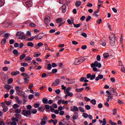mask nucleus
<instances>
[{"mask_svg":"<svg viewBox=\"0 0 125 125\" xmlns=\"http://www.w3.org/2000/svg\"><path fill=\"white\" fill-rule=\"evenodd\" d=\"M85 60V59L84 57H81L75 61L74 65H79V64L83 63Z\"/></svg>","mask_w":125,"mask_h":125,"instance_id":"obj_1","label":"nucleus"},{"mask_svg":"<svg viewBox=\"0 0 125 125\" xmlns=\"http://www.w3.org/2000/svg\"><path fill=\"white\" fill-rule=\"evenodd\" d=\"M23 34H24V33L21 32V31H18L16 33V37H19V40H25V39H26V36L23 35Z\"/></svg>","mask_w":125,"mask_h":125,"instance_id":"obj_2","label":"nucleus"},{"mask_svg":"<svg viewBox=\"0 0 125 125\" xmlns=\"http://www.w3.org/2000/svg\"><path fill=\"white\" fill-rule=\"evenodd\" d=\"M91 67H98V68H101L102 65L100 62L98 63V62L95 61L93 63L91 64Z\"/></svg>","mask_w":125,"mask_h":125,"instance_id":"obj_3","label":"nucleus"},{"mask_svg":"<svg viewBox=\"0 0 125 125\" xmlns=\"http://www.w3.org/2000/svg\"><path fill=\"white\" fill-rule=\"evenodd\" d=\"M21 114L22 115H23V116L27 117V116L32 115V112H31L30 110H23V111L21 112Z\"/></svg>","mask_w":125,"mask_h":125,"instance_id":"obj_4","label":"nucleus"},{"mask_svg":"<svg viewBox=\"0 0 125 125\" xmlns=\"http://www.w3.org/2000/svg\"><path fill=\"white\" fill-rule=\"evenodd\" d=\"M44 22L47 26H49L50 23V18H45L44 20Z\"/></svg>","mask_w":125,"mask_h":125,"instance_id":"obj_5","label":"nucleus"},{"mask_svg":"<svg viewBox=\"0 0 125 125\" xmlns=\"http://www.w3.org/2000/svg\"><path fill=\"white\" fill-rule=\"evenodd\" d=\"M110 41V44L111 46H114L116 43V39L113 38L109 39Z\"/></svg>","mask_w":125,"mask_h":125,"instance_id":"obj_6","label":"nucleus"},{"mask_svg":"<svg viewBox=\"0 0 125 125\" xmlns=\"http://www.w3.org/2000/svg\"><path fill=\"white\" fill-rule=\"evenodd\" d=\"M25 4L28 6V7H31L32 5H33V2H32V0H28V1H26Z\"/></svg>","mask_w":125,"mask_h":125,"instance_id":"obj_7","label":"nucleus"},{"mask_svg":"<svg viewBox=\"0 0 125 125\" xmlns=\"http://www.w3.org/2000/svg\"><path fill=\"white\" fill-rule=\"evenodd\" d=\"M78 118H79V113L77 112H74L72 116L73 120H77Z\"/></svg>","mask_w":125,"mask_h":125,"instance_id":"obj_8","label":"nucleus"},{"mask_svg":"<svg viewBox=\"0 0 125 125\" xmlns=\"http://www.w3.org/2000/svg\"><path fill=\"white\" fill-rule=\"evenodd\" d=\"M103 78H104L103 75L100 74L98 76V77H96L95 81L98 82V81H99V80H102Z\"/></svg>","mask_w":125,"mask_h":125,"instance_id":"obj_9","label":"nucleus"},{"mask_svg":"<svg viewBox=\"0 0 125 125\" xmlns=\"http://www.w3.org/2000/svg\"><path fill=\"white\" fill-rule=\"evenodd\" d=\"M70 110L72 112H79V108L77 106H73V108H71Z\"/></svg>","mask_w":125,"mask_h":125,"instance_id":"obj_10","label":"nucleus"},{"mask_svg":"<svg viewBox=\"0 0 125 125\" xmlns=\"http://www.w3.org/2000/svg\"><path fill=\"white\" fill-rule=\"evenodd\" d=\"M36 40H42V37H43V33H40L37 36Z\"/></svg>","mask_w":125,"mask_h":125,"instance_id":"obj_11","label":"nucleus"},{"mask_svg":"<svg viewBox=\"0 0 125 125\" xmlns=\"http://www.w3.org/2000/svg\"><path fill=\"white\" fill-rule=\"evenodd\" d=\"M62 13H65V12H66V10H67V6L66 5V4H63L62 6Z\"/></svg>","mask_w":125,"mask_h":125,"instance_id":"obj_12","label":"nucleus"},{"mask_svg":"<svg viewBox=\"0 0 125 125\" xmlns=\"http://www.w3.org/2000/svg\"><path fill=\"white\" fill-rule=\"evenodd\" d=\"M19 74H20V72L18 71H16V72L15 71H13L11 73L12 76H16L17 75H19Z\"/></svg>","mask_w":125,"mask_h":125,"instance_id":"obj_13","label":"nucleus"},{"mask_svg":"<svg viewBox=\"0 0 125 125\" xmlns=\"http://www.w3.org/2000/svg\"><path fill=\"white\" fill-rule=\"evenodd\" d=\"M42 103L43 104H47L48 102V100L46 98H43L42 100Z\"/></svg>","mask_w":125,"mask_h":125,"instance_id":"obj_14","label":"nucleus"},{"mask_svg":"<svg viewBox=\"0 0 125 125\" xmlns=\"http://www.w3.org/2000/svg\"><path fill=\"white\" fill-rule=\"evenodd\" d=\"M81 4H82V2L80 0L77 1L75 3V5L77 7H79V6H80L81 5Z\"/></svg>","mask_w":125,"mask_h":125,"instance_id":"obj_15","label":"nucleus"},{"mask_svg":"<svg viewBox=\"0 0 125 125\" xmlns=\"http://www.w3.org/2000/svg\"><path fill=\"white\" fill-rule=\"evenodd\" d=\"M71 87H67L65 90L64 91V92L65 94L70 92V90H71Z\"/></svg>","mask_w":125,"mask_h":125,"instance_id":"obj_16","label":"nucleus"},{"mask_svg":"<svg viewBox=\"0 0 125 125\" xmlns=\"http://www.w3.org/2000/svg\"><path fill=\"white\" fill-rule=\"evenodd\" d=\"M9 36H10V34L9 33H5L4 35V38L6 39L7 40V39H8V38L9 37Z\"/></svg>","mask_w":125,"mask_h":125,"instance_id":"obj_17","label":"nucleus"},{"mask_svg":"<svg viewBox=\"0 0 125 125\" xmlns=\"http://www.w3.org/2000/svg\"><path fill=\"white\" fill-rule=\"evenodd\" d=\"M62 21H63V19H62L61 18H59L56 20L57 23H61Z\"/></svg>","mask_w":125,"mask_h":125,"instance_id":"obj_18","label":"nucleus"},{"mask_svg":"<svg viewBox=\"0 0 125 125\" xmlns=\"http://www.w3.org/2000/svg\"><path fill=\"white\" fill-rule=\"evenodd\" d=\"M36 38H37V36L31 37L30 38L27 39V41H28V42H32V41H33V40L36 39Z\"/></svg>","mask_w":125,"mask_h":125,"instance_id":"obj_19","label":"nucleus"},{"mask_svg":"<svg viewBox=\"0 0 125 125\" xmlns=\"http://www.w3.org/2000/svg\"><path fill=\"white\" fill-rule=\"evenodd\" d=\"M103 56L104 57V58H105V59L108 58V57H109V54H108V53H104L103 54Z\"/></svg>","mask_w":125,"mask_h":125,"instance_id":"obj_20","label":"nucleus"},{"mask_svg":"<svg viewBox=\"0 0 125 125\" xmlns=\"http://www.w3.org/2000/svg\"><path fill=\"white\" fill-rule=\"evenodd\" d=\"M26 57V55L25 54H22L21 55L20 57V60H23L24 58Z\"/></svg>","mask_w":125,"mask_h":125,"instance_id":"obj_21","label":"nucleus"},{"mask_svg":"<svg viewBox=\"0 0 125 125\" xmlns=\"http://www.w3.org/2000/svg\"><path fill=\"white\" fill-rule=\"evenodd\" d=\"M83 89H84V88H79V89H76L75 91H76V92H82V91L83 90Z\"/></svg>","mask_w":125,"mask_h":125,"instance_id":"obj_22","label":"nucleus"},{"mask_svg":"<svg viewBox=\"0 0 125 125\" xmlns=\"http://www.w3.org/2000/svg\"><path fill=\"white\" fill-rule=\"evenodd\" d=\"M4 87L6 89H7V90H9L10 88H11V86L9 85V84H6L4 86Z\"/></svg>","mask_w":125,"mask_h":125,"instance_id":"obj_23","label":"nucleus"},{"mask_svg":"<svg viewBox=\"0 0 125 125\" xmlns=\"http://www.w3.org/2000/svg\"><path fill=\"white\" fill-rule=\"evenodd\" d=\"M1 43L2 45H4V44H5V43H6V39H3V40H2V41L1 42Z\"/></svg>","mask_w":125,"mask_h":125,"instance_id":"obj_24","label":"nucleus"},{"mask_svg":"<svg viewBox=\"0 0 125 125\" xmlns=\"http://www.w3.org/2000/svg\"><path fill=\"white\" fill-rule=\"evenodd\" d=\"M23 79L24 80L23 82V83H29V79H28V78H27V77H24Z\"/></svg>","mask_w":125,"mask_h":125,"instance_id":"obj_25","label":"nucleus"},{"mask_svg":"<svg viewBox=\"0 0 125 125\" xmlns=\"http://www.w3.org/2000/svg\"><path fill=\"white\" fill-rule=\"evenodd\" d=\"M95 77H96V75H95V74H93L91 75L90 80L91 81H93V80H94L95 79Z\"/></svg>","mask_w":125,"mask_h":125,"instance_id":"obj_26","label":"nucleus"},{"mask_svg":"<svg viewBox=\"0 0 125 125\" xmlns=\"http://www.w3.org/2000/svg\"><path fill=\"white\" fill-rule=\"evenodd\" d=\"M78 109H79V111L81 112V113H84V109H83V107H79Z\"/></svg>","mask_w":125,"mask_h":125,"instance_id":"obj_27","label":"nucleus"},{"mask_svg":"<svg viewBox=\"0 0 125 125\" xmlns=\"http://www.w3.org/2000/svg\"><path fill=\"white\" fill-rule=\"evenodd\" d=\"M21 89V87H19V86H16V87H15V89H16V90H17V91L18 92V93H20V89Z\"/></svg>","mask_w":125,"mask_h":125,"instance_id":"obj_28","label":"nucleus"},{"mask_svg":"<svg viewBox=\"0 0 125 125\" xmlns=\"http://www.w3.org/2000/svg\"><path fill=\"white\" fill-rule=\"evenodd\" d=\"M109 39H116V36H115V34H114V33H112L110 36H109Z\"/></svg>","mask_w":125,"mask_h":125,"instance_id":"obj_29","label":"nucleus"},{"mask_svg":"<svg viewBox=\"0 0 125 125\" xmlns=\"http://www.w3.org/2000/svg\"><path fill=\"white\" fill-rule=\"evenodd\" d=\"M27 46H31V47H33L34 44L32 42H28L27 43Z\"/></svg>","mask_w":125,"mask_h":125,"instance_id":"obj_30","label":"nucleus"},{"mask_svg":"<svg viewBox=\"0 0 125 125\" xmlns=\"http://www.w3.org/2000/svg\"><path fill=\"white\" fill-rule=\"evenodd\" d=\"M18 120H19L18 118L16 117H12V122H18Z\"/></svg>","mask_w":125,"mask_h":125,"instance_id":"obj_31","label":"nucleus"},{"mask_svg":"<svg viewBox=\"0 0 125 125\" xmlns=\"http://www.w3.org/2000/svg\"><path fill=\"white\" fill-rule=\"evenodd\" d=\"M20 106L19 105H18V104H15L13 105V107L14 108V109H17V108H19Z\"/></svg>","mask_w":125,"mask_h":125,"instance_id":"obj_32","label":"nucleus"},{"mask_svg":"<svg viewBox=\"0 0 125 125\" xmlns=\"http://www.w3.org/2000/svg\"><path fill=\"white\" fill-rule=\"evenodd\" d=\"M30 27H31V28H35L36 27V24L34 23L31 22L29 23Z\"/></svg>","mask_w":125,"mask_h":125,"instance_id":"obj_33","label":"nucleus"},{"mask_svg":"<svg viewBox=\"0 0 125 125\" xmlns=\"http://www.w3.org/2000/svg\"><path fill=\"white\" fill-rule=\"evenodd\" d=\"M73 25L74 26V27H75V28H80V27H81V23H78L77 24H76L73 23Z\"/></svg>","mask_w":125,"mask_h":125,"instance_id":"obj_34","label":"nucleus"},{"mask_svg":"<svg viewBox=\"0 0 125 125\" xmlns=\"http://www.w3.org/2000/svg\"><path fill=\"white\" fill-rule=\"evenodd\" d=\"M15 112L16 113V114H20V113H21V110L16 108L15 109Z\"/></svg>","mask_w":125,"mask_h":125,"instance_id":"obj_35","label":"nucleus"},{"mask_svg":"<svg viewBox=\"0 0 125 125\" xmlns=\"http://www.w3.org/2000/svg\"><path fill=\"white\" fill-rule=\"evenodd\" d=\"M109 124L111 125H117L118 124L116 123L113 122L112 120H109Z\"/></svg>","mask_w":125,"mask_h":125,"instance_id":"obj_36","label":"nucleus"},{"mask_svg":"<svg viewBox=\"0 0 125 125\" xmlns=\"http://www.w3.org/2000/svg\"><path fill=\"white\" fill-rule=\"evenodd\" d=\"M32 60V58H31V57H29V56L26 57V58H25V61L26 62H27V61H30V60Z\"/></svg>","mask_w":125,"mask_h":125,"instance_id":"obj_37","label":"nucleus"},{"mask_svg":"<svg viewBox=\"0 0 125 125\" xmlns=\"http://www.w3.org/2000/svg\"><path fill=\"white\" fill-rule=\"evenodd\" d=\"M90 103L93 104V105H95L96 104V100L95 99H93L90 101Z\"/></svg>","mask_w":125,"mask_h":125,"instance_id":"obj_38","label":"nucleus"},{"mask_svg":"<svg viewBox=\"0 0 125 125\" xmlns=\"http://www.w3.org/2000/svg\"><path fill=\"white\" fill-rule=\"evenodd\" d=\"M13 82V79L12 78H10L8 80V84H10V83H12Z\"/></svg>","mask_w":125,"mask_h":125,"instance_id":"obj_39","label":"nucleus"},{"mask_svg":"<svg viewBox=\"0 0 125 125\" xmlns=\"http://www.w3.org/2000/svg\"><path fill=\"white\" fill-rule=\"evenodd\" d=\"M13 53L15 55H17L18 54V50H17V49H14L13 51Z\"/></svg>","mask_w":125,"mask_h":125,"instance_id":"obj_40","label":"nucleus"},{"mask_svg":"<svg viewBox=\"0 0 125 125\" xmlns=\"http://www.w3.org/2000/svg\"><path fill=\"white\" fill-rule=\"evenodd\" d=\"M83 116L84 119H86L87 118H88V114H87V113H83Z\"/></svg>","mask_w":125,"mask_h":125,"instance_id":"obj_41","label":"nucleus"},{"mask_svg":"<svg viewBox=\"0 0 125 125\" xmlns=\"http://www.w3.org/2000/svg\"><path fill=\"white\" fill-rule=\"evenodd\" d=\"M85 108L86 109V110H90L91 109V106L88 104H87L85 106Z\"/></svg>","mask_w":125,"mask_h":125,"instance_id":"obj_42","label":"nucleus"},{"mask_svg":"<svg viewBox=\"0 0 125 125\" xmlns=\"http://www.w3.org/2000/svg\"><path fill=\"white\" fill-rule=\"evenodd\" d=\"M8 110V107L6 106H4L3 108V112H7V110Z\"/></svg>","mask_w":125,"mask_h":125,"instance_id":"obj_43","label":"nucleus"},{"mask_svg":"<svg viewBox=\"0 0 125 125\" xmlns=\"http://www.w3.org/2000/svg\"><path fill=\"white\" fill-rule=\"evenodd\" d=\"M47 68H48V70H51V69L52 68V65H51V63L48 64Z\"/></svg>","mask_w":125,"mask_h":125,"instance_id":"obj_44","label":"nucleus"},{"mask_svg":"<svg viewBox=\"0 0 125 125\" xmlns=\"http://www.w3.org/2000/svg\"><path fill=\"white\" fill-rule=\"evenodd\" d=\"M55 83L56 84H57V85H58V84H59V83H60V80L56 79L55 81Z\"/></svg>","mask_w":125,"mask_h":125,"instance_id":"obj_45","label":"nucleus"},{"mask_svg":"<svg viewBox=\"0 0 125 125\" xmlns=\"http://www.w3.org/2000/svg\"><path fill=\"white\" fill-rule=\"evenodd\" d=\"M11 100L10 101H4V103H5V104H6V105H8V106H9V105H10V104H11Z\"/></svg>","mask_w":125,"mask_h":125,"instance_id":"obj_46","label":"nucleus"},{"mask_svg":"<svg viewBox=\"0 0 125 125\" xmlns=\"http://www.w3.org/2000/svg\"><path fill=\"white\" fill-rule=\"evenodd\" d=\"M37 112H38V110L36 109H34L31 111V114H37Z\"/></svg>","mask_w":125,"mask_h":125,"instance_id":"obj_47","label":"nucleus"},{"mask_svg":"<svg viewBox=\"0 0 125 125\" xmlns=\"http://www.w3.org/2000/svg\"><path fill=\"white\" fill-rule=\"evenodd\" d=\"M50 111H51V112H52V113H54L55 109H54V108H53V106H50Z\"/></svg>","mask_w":125,"mask_h":125,"instance_id":"obj_48","label":"nucleus"},{"mask_svg":"<svg viewBox=\"0 0 125 125\" xmlns=\"http://www.w3.org/2000/svg\"><path fill=\"white\" fill-rule=\"evenodd\" d=\"M45 108L46 109V110H49V109H50V106L48 104H45Z\"/></svg>","mask_w":125,"mask_h":125,"instance_id":"obj_49","label":"nucleus"},{"mask_svg":"<svg viewBox=\"0 0 125 125\" xmlns=\"http://www.w3.org/2000/svg\"><path fill=\"white\" fill-rule=\"evenodd\" d=\"M15 42V41L13 39H11L9 41V43L10 44H13Z\"/></svg>","mask_w":125,"mask_h":125,"instance_id":"obj_50","label":"nucleus"},{"mask_svg":"<svg viewBox=\"0 0 125 125\" xmlns=\"http://www.w3.org/2000/svg\"><path fill=\"white\" fill-rule=\"evenodd\" d=\"M21 66H23V67H27L28 63L27 62H22Z\"/></svg>","mask_w":125,"mask_h":125,"instance_id":"obj_51","label":"nucleus"},{"mask_svg":"<svg viewBox=\"0 0 125 125\" xmlns=\"http://www.w3.org/2000/svg\"><path fill=\"white\" fill-rule=\"evenodd\" d=\"M55 92L57 94H60V92H61V91L60 89H58L57 90H55Z\"/></svg>","mask_w":125,"mask_h":125,"instance_id":"obj_52","label":"nucleus"},{"mask_svg":"<svg viewBox=\"0 0 125 125\" xmlns=\"http://www.w3.org/2000/svg\"><path fill=\"white\" fill-rule=\"evenodd\" d=\"M62 104H65V105H68V101L62 100Z\"/></svg>","mask_w":125,"mask_h":125,"instance_id":"obj_53","label":"nucleus"},{"mask_svg":"<svg viewBox=\"0 0 125 125\" xmlns=\"http://www.w3.org/2000/svg\"><path fill=\"white\" fill-rule=\"evenodd\" d=\"M84 100H85V101H86V102H87L88 101H90V99L87 98V97H84Z\"/></svg>","mask_w":125,"mask_h":125,"instance_id":"obj_54","label":"nucleus"},{"mask_svg":"<svg viewBox=\"0 0 125 125\" xmlns=\"http://www.w3.org/2000/svg\"><path fill=\"white\" fill-rule=\"evenodd\" d=\"M66 94H67L68 96H69V97H72L73 95H74V94H73L72 92H69Z\"/></svg>","mask_w":125,"mask_h":125,"instance_id":"obj_55","label":"nucleus"},{"mask_svg":"<svg viewBox=\"0 0 125 125\" xmlns=\"http://www.w3.org/2000/svg\"><path fill=\"white\" fill-rule=\"evenodd\" d=\"M33 98H34V95L33 94H31L28 96V99H29V100L33 99Z\"/></svg>","mask_w":125,"mask_h":125,"instance_id":"obj_56","label":"nucleus"},{"mask_svg":"<svg viewBox=\"0 0 125 125\" xmlns=\"http://www.w3.org/2000/svg\"><path fill=\"white\" fill-rule=\"evenodd\" d=\"M53 103V101L52 100H49L48 101L47 104H49V105H51Z\"/></svg>","mask_w":125,"mask_h":125,"instance_id":"obj_57","label":"nucleus"},{"mask_svg":"<svg viewBox=\"0 0 125 125\" xmlns=\"http://www.w3.org/2000/svg\"><path fill=\"white\" fill-rule=\"evenodd\" d=\"M90 19H91V17L90 16H88L86 19V22H88Z\"/></svg>","mask_w":125,"mask_h":125,"instance_id":"obj_58","label":"nucleus"},{"mask_svg":"<svg viewBox=\"0 0 125 125\" xmlns=\"http://www.w3.org/2000/svg\"><path fill=\"white\" fill-rule=\"evenodd\" d=\"M57 72V69L54 68L52 70V74H55Z\"/></svg>","mask_w":125,"mask_h":125,"instance_id":"obj_59","label":"nucleus"},{"mask_svg":"<svg viewBox=\"0 0 125 125\" xmlns=\"http://www.w3.org/2000/svg\"><path fill=\"white\" fill-rule=\"evenodd\" d=\"M82 36L84 38H87V35H86V33H82Z\"/></svg>","mask_w":125,"mask_h":125,"instance_id":"obj_60","label":"nucleus"},{"mask_svg":"<svg viewBox=\"0 0 125 125\" xmlns=\"http://www.w3.org/2000/svg\"><path fill=\"white\" fill-rule=\"evenodd\" d=\"M98 108L100 109H101L102 108H103V104H102L100 103L98 105Z\"/></svg>","mask_w":125,"mask_h":125,"instance_id":"obj_61","label":"nucleus"},{"mask_svg":"<svg viewBox=\"0 0 125 125\" xmlns=\"http://www.w3.org/2000/svg\"><path fill=\"white\" fill-rule=\"evenodd\" d=\"M86 79V77H82L81 78H80V82H83V81H84Z\"/></svg>","mask_w":125,"mask_h":125,"instance_id":"obj_62","label":"nucleus"},{"mask_svg":"<svg viewBox=\"0 0 125 125\" xmlns=\"http://www.w3.org/2000/svg\"><path fill=\"white\" fill-rule=\"evenodd\" d=\"M14 89H11L10 90V95H12L13 94V93H14Z\"/></svg>","mask_w":125,"mask_h":125,"instance_id":"obj_63","label":"nucleus"},{"mask_svg":"<svg viewBox=\"0 0 125 125\" xmlns=\"http://www.w3.org/2000/svg\"><path fill=\"white\" fill-rule=\"evenodd\" d=\"M91 77V73H88L86 75L87 79H90Z\"/></svg>","mask_w":125,"mask_h":125,"instance_id":"obj_64","label":"nucleus"}]
</instances>
